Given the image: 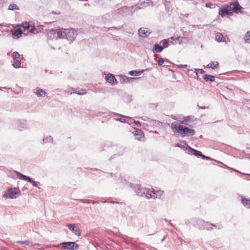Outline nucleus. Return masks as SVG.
Segmentation results:
<instances>
[{"label": "nucleus", "instance_id": "1", "mask_svg": "<svg viewBox=\"0 0 250 250\" xmlns=\"http://www.w3.org/2000/svg\"><path fill=\"white\" fill-rule=\"evenodd\" d=\"M171 128L175 134L178 133L182 137H184L185 136H191L195 133L194 129L181 125L176 122L171 124Z\"/></svg>", "mask_w": 250, "mask_h": 250}, {"label": "nucleus", "instance_id": "2", "mask_svg": "<svg viewBox=\"0 0 250 250\" xmlns=\"http://www.w3.org/2000/svg\"><path fill=\"white\" fill-rule=\"evenodd\" d=\"M241 8L242 7L237 2H234L220 10L219 13L223 17L226 15H231L233 12L238 14L240 12Z\"/></svg>", "mask_w": 250, "mask_h": 250}, {"label": "nucleus", "instance_id": "3", "mask_svg": "<svg viewBox=\"0 0 250 250\" xmlns=\"http://www.w3.org/2000/svg\"><path fill=\"white\" fill-rule=\"evenodd\" d=\"M62 38H65L71 42L74 41L77 36V32L72 29H62Z\"/></svg>", "mask_w": 250, "mask_h": 250}, {"label": "nucleus", "instance_id": "4", "mask_svg": "<svg viewBox=\"0 0 250 250\" xmlns=\"http://www.w3.org/2000/svg\"><path fill=\"white\" fill-rule=\"evenodd\" d=\"M21 194V191L18 188H11L5 192L3 197L9 199H16Z\"/></svg>", "mask_w": 250, "mask_h": 250}, {"label": "nucleus", "instance_id": "5", "mask_svg": "<svg viewBox=\"0 0 250 250\" xmlns=\"http://www.w3.org/2000/svg\"><path fill=\"white\" fill-rule=\"evenodd\" d=\"M138 7L137 6L131 7H123L118 10V12L123 16H127L131 15L133 12L138 9Z\"/></svg>", "mask_w": 250, "mask_h": 250}, {"label": "nucleus", "instance_id": "6", "mask_svg": "<svg viewBox=\"0 0 250 250\" xmlns=\"http://www.w3.org/2000/svg\"><path fill=\"white\" fill-rule=\"evenodd\" d=\"M54 247L57 248H61L63 250H75L79 248V246L75 242H63L58 245H54Z\"/></svg>", "mask_w": 250, "mask_h": 250}, {"label": "nucleus", "instance_id": "7", "mask_svg": "<svg viewBox=\"0 0 250 250\" xmlns=\"http://www.w3.org/2000/svg\"><path fill=\"white\" fill-rule=\"evenodd\" d=\"M22 27L24 28V34H27L29 32L31 33L36 34L37 33L35 26L30 25L27 22H25L22 24Z\"/></svg>", "mask_w": 250, "mask_h": 250}, {"label": "nucleus", "instance_id": "8", "mask_svg": "<svg viewBox=\"0 0 250 250\" xmlns=\"http://www.w3.org/2000/svg\"><path fill=\"white\" fill-rule=\"evenodd\" d=\"M62 29L58 30H51L50 31L49 36L52 38H62Z\"/></svg>", "mask_w": 250, "mask_h": 250}, {"label": "nucleus", "instance_id": "9", "mask_svg": "<svg viewBox=\"0 0 250 250\" xmlns=\"http://www.w3.org/2000/svg\"><path fill=\"white\" fill-rule=\"evenodd\" d=\"M16 173L18 175H19L20 176L21 179L26 181L30 183H31L33 186L38 187L39 188H40L38 187V184H37V182L33 181L30 177H29L27 176L24 175L20 172H16Z\"/></svg>", "mask_w": 250, "mask_h": 250}, {"label": "nucleus", "instance_id": "10", "mask_svg": "<svg viewBox=\"0 0 250 250\" xmlns=\"http://www.w3.org/2000/svg\"><path fill=\"white\" fill-rule=\"evenodd\" d=\"M105 80L112 84H115L117 82L115 76L111 73H108L105 76Z\"/></svg>", "mask_w": 250, "mask_h": 250}, {"label": "nucleus", "instance_id": "11", "mask_svg": "<svg viewBox=\"0 0 250 250\" xmlns=\"http://www.w3.org/2000/svg\"><path fill=\"white\" fill-rule=\"evenodd\" d=\"M146 188H142L140 185H137L135 188L136 193L140 196H143L146 193Z\"/></svg>", "mask_w": 250, "mask_h": 250}, {"label": "nucleus", "instance_id": "12", "mask_svg": "<svg viewBox=\"0 0 250 250\" xmlns=\"http://www.w3.org/2000/svg\"><path fill=\"white\" fill-rule=\"evenodd\" d=\"M67 226L68 229L71 230L75 234L78 236L80 235V232L79 230L76 228L74 224H68Z\"/></svg>", "mask_w": 250, "mask_h": 250}, {"label": "nucleus", "instance_id": "13", "mask_svg": "<svg viewBox=\"0 0 250 250\" xmlns=\"http://www.w3.org/2000/svg\"><path fill=\"white\" fill-rule=\"evenodd\" d=\"M193 118L189 116L185 117L183 120L180 121L181 124L188 125H190V123L193 121Z\"/></svg>", "mask_w": 250, "mask_h": 250}, {"label": "nucleus", "instance_id": "14", "mask_svg": "<svg viewBox=\"0 0 250 250\" xmlns=\"http://www.w3.org/2000/svg\"><path fill=\"white\" fill-rule=\"evenodd\" d=\"M139 34L142 37L146 38L149 35L150 32H149L145 28H141L139 30Z\"/></svg>", "mask_w": 250, "mask_h": 250}, {"label": "nucleus", "instance_id": "15", "mask_svg": "<svg viewBox=\"0 0 250 250\" xmlns=\"http://www.w3.org/2000/svg\"><path fill=\"white\" fill-rule=\"evenodd\" d=\"M153 193H154V189H153L146 188V193L144 195H145V196L147 199L154 198V197L153 196Z\"/></svg>", "mask_w": 250, "mask_h": 250}, {"label": "nucleus", "instance_id": "16", "mask_svg": "<svg viewBox=\"0 0 250 250\" xmlns=\"http://www.w3.org/2000/svg\"><path fill=\"white\" fill-rule=\"evenodd\" d=\"M22 33L23 32L21 29H17L13 32L12 36L14 39H18L21 36Z\"/></svg>", "mask_w": 250, "mask_h": 250}, {"label": "nucleus", "instance_id": "17", "mask_svg": "<svg viewBox=\"0 0 250 250\" xmlns=\"http://www.w3.org/2000/svg\"><path fill=\"white\" fill-rule=\"evenodd\" d=\"M164 49V47L163 46H161L158 44H155L154 45V48L152 49V51L153 53L156 52H161Z\"/></svg>", "mask_w": 250, "mask_h": 250}, {"label": "nucleus", "instance_id": "18", "mask_svg": "<svg viewBox=\"0 0 250 250\" xmlns=\"http://www.w3.org/2000/svg\"><path fill=\"white\" fill-rule=\"evenodd\" d=\"M215 39L217 42H224L225 41V39H224L223 35L220 33L218 32L215 35Z\"/></svg>", "mask_w": 250, "mask_h": 250}, {"label": "nucleus", "instance_id": "19", "mask_svg": "<svg viewBox=\"0 0 250 250\" xmlns=\"http://www.w3.org/2000/svg\"><path fill=\"white\" fill-rule=\"evenodd\" d=\"M174 40V37H171L167 39H165L162 41L161 42V43H163V47L164 48L165 47H168V45H169V42L170 40Z\"/></svg>", "mask_w": 250, "mask_h": 250}, {"label": "nucleus", "instance_id": "20", "mask_svg": "<svg viewBox=\"0 0 250 250\" xmlns=\"http://www.w3.org/2000/svg\"><path fill=\"white\" fill-rule=\"evenodd\" d=\"M119 77L120 78V83H126L129 82V80L130 78L128 77L124 76V75H119Z\"/></svg>", "mask_w": 250, "mask_h": 250}, {"label": "nucleus", "instance_id": "21", "mask_svg": "<svg viewBox=\"0 0 250 250\" xmlns=\"http://www.w3.org/2000/svg\"><path fill=\"white\" fill-rule=\"evenodd\" d=\"M241 201L242 203L245 206H247L248 208H250V199H248L246 198H242Z\"/></svg>", "mask_w": 250, "mask_h": 250}, {"label": "nucleus", "instance_id": "22", "mask_svg": "<svg viewBox=\"0 0 250 250\" xmlns=\"http://www.w3.org/2000/svg\"><path fill=\"white\" fill-rule=\"evenodd\" d=\"M163 193V191L160 190H158V191H155L154 190V193H153V197H154V198H160V197H161V196L162 195Z\"/></svg>", "mask_w": 250, "mask_h": 250}, {"label": "nucleus", "instance_id": "23", "mask_svg": "<svg viewBox=\"0 0 250 250\" xmlns=\"http://www.w3.org/2000/svg\"><path fill=\"white\" fill-rule=\"evenodd\" d=\"M218 65L217 62H213L207 65V67L210 68H216Z\"/></svg>", "mask_w": 250, "mask_h": 250}, {"label": "nucleus", "instance_id": "24", "mask_svg": "<svg viewBox=\"0 0 250 250\" xmlns=\"http://www.w3.org/2000/svg\"><path fill=\"white\" fill-rule=\"evenodd\" d=\"M186 39V38L178 36L175 39V41L177 42V43L181 44L184 42V41Z\"/></svg>", "mask_w": 250, "mask_h": 250}, {"label": "nucleus", "instance_id": "25", "mask_svg": "<svg viewBox=\"0 0 250 250\" xmlns=\"http://www.w3.org/2000/svg\"><path fill=\"white\" fill-rule=\"evenodd\" d=\"M45 94V92L42 89H39L36 92V94L38 97H44Z\"/></svg>", "mask_w": 250, "mask_h": 250}, {"label": "nucleus", "instance_id": "26", "mask_svg": "<svg viewBox=\"0 0 250 250\" xmlns=\"http://www.w3.org/2000/svg\"><path fill=\"white\" fill-rule=\"evenodd\" d=\"M203 78L204 80H209L210 82H213L214 81V77L211 75H205L203 76Z\"/></svg>", "mask_w": 250, "mask_h": 250}, {"label": "nucleus", "instance_id": "27", "mask_svg": "<svg viewBox=\"0 0 250 250\" xmlns=\"http://www.w3.org/2000/svg\"><path fill=\"white\" fill-rule=\"evenodd\" d=\"M18 243H20V244L25 245H27V246H32V243L30 241H29V240H25V241H18Z\"/></svg>", "mask_w": 250, "mask_h": 250}, {"label": "nucleus", "instance_id": "28", "mask_svg": "<svg viewBox=\"0 0 250 250\" xmlns=\"http://www.w3.org/2000/svg\"><path fill=\"white\" fill-rule=\"evenodd\" d=\"M19 8L18 5L15 4H11L9 6L8 10H19Z\"/></svg>", "mask_w": 250, "mask_h": 250}, {"label": "nucleus", "instance_id": "29", "mask_svg": "<svg viewBox=\"0 0 250 250\" xmlns=\"http://www.w3.org/2000/svg\"><path fill=\"white\" fill-rule=\"evenodd\" d=\"M12 57L14 60H17L20 58V55L18 52L15 51L12 54Z\"/></svg>", "mask_w": 250, "mask_h": 250}, {"label": "nucleus", "instance_id": "30", "mask_svg": "<svg viewBox=\"0 0 250 250\" xmlns=\"http://www.w3.org/2000/svg\"><path fill=\"white\" fill-rule=\"evenodd\" d=\"M52 140L53 139L51 136H48L45 138L43 139V141L45 143H47L52 142Z\"/></svg>", "mask_w": 250, "mask_h": 250}, {"label": "nucleus", "instance_id": "31", "mask_svg": "<svg viewBox=\"0 0 250 250\" xmlns=\"http://www.w3.org/2000/svg\"><path fill=\"white\" fill-rule=\"evenodd\" d=\"M142 72V71H130L129 72V74L130 75H131L137 76H138L139 74H140Z\"/></svg>", "mask_w": 250, "mask_h": 250}, {"label": "nucleus", "instance_id": "32", "mask_svg": "<svg viewBox=\"0 0 250 250\" xmlns=\"http://www.w3.org/2000/svg\"><path fill=\"white\" fill-rule=\"evenodd\" d=\"M245 41L246 42H250V31H248L245 35Z\"/></svg>", "mask_w": 250, "mask_h": 250}, {"label": "nucleus", "instance_id": "33", "mask_svg": "<svg viewBox=\"0 0 250 250\" xmlns=\"http://www.w3.org/2000/svg\"><path fill=\"white\" fill-rule=\"evenodd\" d=\"M21 64V62L18 60H17L16 62L13 63V65L15 68H18L20 67Z\"/></svg>", "mask_w": 250, "mask_h": 250}, {"label": "nucleus", "instance_id": "34", "mask_svg": "<svg viewBox=\"0 0 250 250\" xmlns=\"http://www.w3.org/2000/svg\"><path fill=\"white\" fill-rule=\"evenodd\" d=\"M192 151H193L194 152V154H195L197 156H202L203 158H206L205 156H204V155H202L201 152H200V151H197V150H196L194 149H192Z\"/></svg>", "mask_w": 250, "mask_h": 250}, {"label": "nucleus", "instance_id": "35", "mask_svg": "<svg viewBox=\"0 0 250 250\" xmlns=\"http://www.w3.org/2000/svg\"><path fill=\"white\" fill-rule=\"evenodd\" d=\"M77 93L79 95H83L86 93V92L85 91V90L84 89H81L80 90H78V92Z\"/></svg>", "mask_w": 250, "mask_h": 250}, {"label": "nucleus", "instance_id": "36", "mask_svg": "<svg viewBox=\"0 0 250 250\" xmlns=\"http://www.w3.org/2000/svg\"><path fill=\"white\" fill-rule=\"evenodd\" d=\"M164 62V60L163 58H160L158 61V64L159 65H162V64Z\"/></svg>", "mask_w": 250, "mask_h": 250}, {"label": "nucleus", "instance_id": "37", "mask_svg": "<svg viewBox=\"0 0 250 250\" xmlns=\"http://www.w3.org/2000/svg\"><path fill=\"white\" fill-rule=\"evenodd\" d=\"M151 0H140V2L141 3H149V2L151 1Z\"/></svg>", "mask_w": 250, "mask_h": 250}, {"label": "nucleus", "instance_id": "38", "mask_svg": "<svg viewBox=\"0 0 250 250\" xmlns=\"http://www.w3.org/2000/svg\"><path fill=\"white\" fill-rule=\"evenodd\" d=\"M134 123L137 125V126H141V124L139 121H134Z\"/></svg>", "mask_w": 250, "mask_h": 250}, {"label": "nucleus", "instance_id": "39", "mask_svg": "<svg viewBox=\"0 0 250 250\" xmlns=\"http://www.w3.org/2000/svg\"><path fill=\"white\" fill-rule=\"evenodd\" d=\"M77 92H78V90L76 89L72 88L71 90V93H77Z\"/></svg>", "mask_w": 250, "mask_h": 250}, {"label": "nucleus", "instance_id": "40", "mask_svg": "<svg viewBox=\"0 0 250 250\" xmlns=\"http://www.w3.org/2000/svg\"><path fill=\"white\" fill-rule=\"evenodd\" d=\"M175 38H174V40H170L169 42H170L172 44H176L177 42L175 41Z\"/></svg>", "mask_w": 250, "mask_h": 250}, {"label": "nucleus", "instance_id": "41", "mask_svg": "<svg viewBox=\"0 0 250 250\" xmlns=\"http://www.w3.org/2000/svg\"><path fill=\"white\" fill-rule=\"evenodd\" d=\"M206 225H207L206 229H209V228H208V227H207V226L216 227L215 225H213V224H208V223H207V224H206Z\"/></svg>", "mask_w": 250, "mask_h": 250}, {"label": "nucleus", "instance_id": "42", "mask_svg": "<svg viewBox=\"0 0 250 250\" xmlns=\"http://www.w3.org/2000/svg\"><path fill=\"white\" fill-rule=\"evenodd\" d=\"M81 202L83 203H89L90 202L88 201H86L85 200L81 199Z\"/></svg>", "mask_w": 250, "mask_h": 250}, {"label": "nucleus", "instance_id": "43", "mask_svg": "<svg viewBox=\"0 0 250 250\" xmlns=\"http://www.w3.org/2000/svg\"><path fill=\"white\" fill-rule=\"evenodd\" d=\"M116 120L118 121H120L121 122H123V123L125 122V120L121 119V118L117 119Z\"/></svg>", "mask_w": 250, "mask_h": 250}, {"label": "nucleus", "instance_id": "44", "mask_svg": "<svg viewBox=\"0 0 250 250\" xmlns=\"http://www.w3.org/2000/svg\"><path fill=\"white\" fill-rule=\"evenodd\" d=\"M144 137L143 136H141V135H140V137H136V139L137 140H138L141 141V138H142V137Z\"/></svg>", "mask_w": 250, "mask_h": 250}, {"label": "nucleus", "instance_id": "45", "mask_svg": "<svg viewBox=\"0 0 250 250\" xmlns=\"http://www.w3.org/2000/svg\"><path fill=\"white\" fill-rule=\"evenodd\" d=\"M198 72L200 73H203L204 72V70L202 69H199L197 70Z\"/></svg>", "mask_w": 250, "mask_h": 250}, {"label": "nucleus", "instance_id": "46", "mask_svg": "<svg viewBox=\"0 0 250 250\" xmlns=\"http://www.w3.org/2000/svg\"><path fill=\"white\" fill-rule=\"evenodd\" d=\"M116 115L117 116H120V117H125V118H128V117H127L126 116H124V115H120L119 114H116Z\"/></svg>", "mask_w": 250, "mask_h": 250}, {"label": "nucleus", "instance_id": "47", "mask_svg": "<svg viewBox=\"0 0 250 250\" xmlns=\"http://www.w3.org/2000/svg\"><path fill=\"white\" fill-rule=\"evenodd\" d=\"M180 66L181 67H183L184 68V67H187V65H186H186L181 64V65H180Z\"/></svg>", "mask_w": 250, "mask_h": 250}, {"label": "nucleus", "instance_id": "48", "mask_svg": "<svg viewBox=\"0 0 250 250\" xmlns=\"http://www.w3.org/2000/svg\"><path fill=\"white\" fill-rule=\"evenodd\" d=\"M176 146H177L180 147H181V148L184 147V146H183L182 145H180V144H177Z\"/></svg>", "mask_w": 250, "mask_h": 250}, {"label": "nucleus", "instance_id": "49", "mask_svg": "<svg viewBox=\"0 0 250 250\" xmlns=\"http://www.w3.org/2000/svg\"><path fill=\"white\" fill-rule=\"evenodd\" d=\"M199 107L202 109H204V108H205L206 107L205 106H204V107L203 106H199Z\"/></svg>", "mask_w": 250, "mask_h": 250}, {"label": "nucleus", "instance_id": "50", "mask_svg": "<svg viewBox=\"0 0 250 250\" xmlns=\"http://www.w3.org/2000/svg\"><path fill=\"white\" fill-rule=\"evenodd\" d=\"M91 202L93 204L96 203V201H91Z\"/></svg>", "mask_w": 250, "mask_h": 250}, {"label": "nucleus", "instance_id": "51", "mask_svg": "<svg viewBox=\"0 0 250 250\" xmlns=\"http://www.w3.org/2000/svg\"><path fill=\"white\" fill-rule=\"evenodd\" d=\"M96 202L97 204H99V203L101 202V201H96Z\"/></svg>", "mask_w": 250, "mask_h": 250}, {"label": "nucleus", "instance_id": "52", "mask_svg": "<svg viewBox=\"0 0 250 250\" xmlns=\"http://www.w3.org/2000/svg\"><path fill=\"white\" fill-rule=\"evenodd\" d=\"M102 203H105L106 202V201H103V200H102V201H100Z\"/></svg>", "mask_w": 250, "mask_h": 250}, {"label": "nucleus", "instance_id": "53", "mask_svg": "<svg viewBox=\"0 0 250 250\" xmlns=\"http://www.w3.org/2000/svg\"><path fill=\"white\" fill-rule=\"evenodd\" d=\"M52 14H57V13H56V12H54V11H53V12H52Z\"/></svg>", "mask_w": 250, "mask_h": 250}, {"label": "nucleus", "instance_id": "54", "mask_svg": "<svg viewBox=\"0 0 250 250\" xmlns=\"http://www.w3.org/2000/svg\"><path fill=\"white\" fill-rule=\"evenodd\" d=\"M22 124H23V125H25V122L24 121H23Z\"/></svg>", "mask_w": 250, "mask_h": 250}, {"label": "nucleus", "instance_id": "55", "mask_svg": "<svg viewBox=\"0 0 250 250\" xmlns=\"http://www.w3.org/2000/svg\"><path fill=\"white\" fill-rule=\"evenodd\" d=\"M248 155L249 156L248 157L250 159V154H248Z\"/></svg>", "mask_w": 250, "mask_h": 250}]
</instances>
